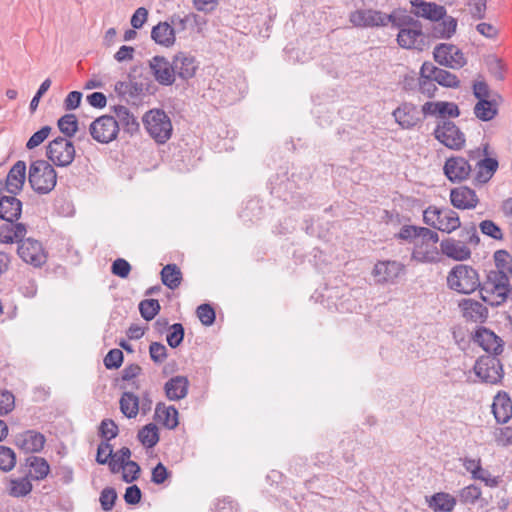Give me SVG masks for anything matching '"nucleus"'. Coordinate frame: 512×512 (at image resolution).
Returning a JSON list of instances; mask_svg holds the SVG:
<instances>
[{"label":"nucleus","mask_w":512,"mask_h":512,"mask_svg":"<svg viewBox=\"0 0 512 512\" xmlns=\"http://www.w3.org/2000/svg\"><path fill=\"white\" fill-rule=\"evenodd\" d=\"M391 23L392 27L404 29L412 25L419 26V20L413 18L407 13L406 9L397 8L394 9L390 14H387V24Z\"/></svg>","instance_id":"nucleus-38"},{"label":"nucleus","mask_w":512,"mask_h":512,"mask_svg":"<svg viewBox=\"0 0 512 512\" xmlns=\"http://www.w3.org/2000/svg\"><path fill=\"white\" fill-rule=\"evenodd\" d=\"M459 307L463 317L473 322H485L488 317V309L479 301L473 299H462Z\"/></svg>","instance_id":"nucleus-27"},{"label":"nucleus","mask_w":512,"mask_h":512,"mask_svg":"<svg viewBox=\"0 0 512 512\" xmlns=\"http://www.w3.org/2000/svg\"><path fill=\"white\" fill-rule=\"evenodd\" d=\"M117 500V492L113 487H106L101 491L100 504L104 511H111Z\"/></svg>","instance_id":"nucleus-58"},{"label":"nucleus","mask_w":512,"mask_h":512,"mask_svg":"<svg viewBox=\"0 0 512 512\" xmlns=\"http://www.w3.org/2000/svg\"><path fill=\"white\" fill-rule=\"evenodd\" d=\"M160 310V303L156 299H144L139 303L140 314L146 321L154 319Z\"/></svg>","instance_id":"nucleus-49"},{"label":"nucleus","mask_w":512,"mask_h":512,"mask_svg":"<svg viewBox=\"0 0 512 512\" xmlns=\"http://www.w3.org/2000/svg\"><path fill=\"white\" fill-rule=\"evenodd\" d=\"M474 372L486 383L496 384L503 378V367L497 356H480L474 365Z\"/></svg>","instance_id":"nucleus-9"},{"label":"nucleus","mask_w":512,"mask_h":512,"mask_svg":"<svg viewBox=\"0 0 512 512\" xmlns=\"http://www.w3.org/2000/svg\"><path fill=\"white\" fill-rule=\"evenodd\" d=\"M423 222L441 232L452 233L461 227L460 217L450 208H439L435 205L428 206L423 211Z\"/></svg>","instance_id":"nucleus-4"},{"label":"nucleus","mask_w":512,"mask_h":512,"mask_svg":"<svg viewBox=\"0 0 512 512\" xmlns=\"http://www.w3.org/2000/svg\"><path fill=\"white\" fill-rule=\"evenodd\" d=\"M143 124L148 134L159 144L166 143L172 134L169 116L161 109H153L143 116Z\"/></svg>","instance_id":"nucleus-5"},{"label":"nucleus","mask_w":512,"mask_h":512,"mask_svg":"<svg viewBox=\"0 0 512 512\" xmlns=\"http://www.w3.org/2000/svg\"><path fill=\"white\" fill-rule=\"evenodd\" d=\"M137 438L145 447H154L159 442L158 427L154 423L145 425L138 431Z\"/></svg>","instance_id":"nucleus-43"},{"label":"nucleus","mask_w":512,"mask_h":512,"mask_svg":"<svg viewBox=\"0 0 512 512\" xmlns=\"http://www.w3.org/2000/svg\"><path fill=\"white\" fill-rule=\"evenodd\" d=\"M197 317L199 318L200 322L205 326H211L216 319V313L214 308L208 304L204 303L197 307L196 310Z\"/></svg>","instance_id":"nucleus-55"},{"label":"nucleus","mask_w":512,"mask_h":512,"mask_svg":"<svg viewBox=\"0 0 512 512\" xmlns=\"http://www.w3.org/2000/svg\"><path fill=\"white\" fill-rule=\"evenodd\" d=\"M495 271L512 272V256L506 250H497L494 253Z\"/></svg>","instance_id":"nucleus-52"},{"label":"nucleus","mask_w":512,"mask_h":512,"mask_svg":"<svg viewBox=\"0 0 512 512\" xmlns=\"http://www.w3.org/2000/svg\"><path fill=\"white\" fill-rule=\"evenodd\" d=\"M22 213V202L16 198V195L0 197V219L6 222L17 221Z\"/></svg>","instance_id":"nucleus-25"},{"label":"nucleus","mask_w":512,"mask_h":512,"mask_svg":"<svg viewBox=\"0 0 512 512\" xmlns=\"http://www.w3.org/2000/svg\"><path fill=\"white\" fill-rule=\"evenodd\" d=\"M103 362L107 369H118L123 363V352L117 348L111 349Z\"/></svg>","instance_id":"nucleus-62"},{"label":"nucleus","mask_w":512,"mask_h":512,"mask_svg":"<svg viewBox=\"0 0 512 512\" xmlns=\"http://www.w3.org/2000/svg\"><path fill=\"white\" fill-rule=\"evenodd\" d=\"M427 505L434 512H452L457 504V499L447 492L434 493L426 497Z\"/></svg>","instance_id":"nucleus-33"},{"label":"nucleus","mask_w":512,"mask_h":512,"mask_svg":"<svg viewBox=\"0 0 512 512\" xmlns=\"http://www.w3.org/2000/svg\"><path fill=\"white\" fill-rule=\"evenodd\" d=\"M119 432L117 424L112 419H104L99 426V434L103 441L98 445L96 462L105 465L108 458L113 456V446L109 443L110 440L117 437Z\"/></svg>","instance_id":"nucleus-10"},{"label":"nucleus","mask_w":512,"mask_h":512,"mask_svg":"<svg viewBox=\"0 0 512 512\" xmlns=\"http://www.w3.org/2000/svg\"><path fill=\"white\" fill-rule=\"evenodd\" d=\"M430 35L436 39H449L456 32L457 20L452 16H445L439 21H433Z\"/></svg>","instance_id":"nucleus-35"},{"label":"nucleus","mask_w":512,"mask_h":512,"mask_svg":"<svg viewBox=\"0 0 512 512\" xmlns=\"http://www.w3.org/2000/svg\"><path fill=\"white\" fill-rule=\"evenodd\" d=\"M481 299L488 305L500 306L512 299V286L503 271H489L479 287Z\"/></svg>","instance_id":"nucleus-1"},{"label":"nucleus","mask_w":512,"mask_h":512,"mask_svg":"<svg viewBox=\"0 0 512 512\" xmlns=\"http://www.w3.org/2000/svg\"><path fill=\"white\" fill-rule=\"evenodd\" d=\"M114 89L119 96L129 95L130 97L135 98L143 92V84L132 81H118L115 84Z\"/></svg>","instance_id":"nucleus-47"},{"label":"nucleus","mask_w":512,"mask_h":512,"mask_svg":"<svg viewBox=\"0 0 512 512\" xmlns=\"http://www.w3.org/2000/svg\"><path fill=\"white\" fill-rule=\"evenodd\" d=\"M116 118L118 119L119 126L122 125L123 129L133 134L139 130V122L137 118L130 112V110L123 105H115L111 108Z\"/></svg>","instance_id":"nucleus-36"},{"label":"nucleus","mask_w":512,"mask_h":512,"mask_svg":"<svg viewBox=\"0 0 512 512\" xmlns=\"http://www.w3.org/2000/svg\"><path fill=\"white\" fill-rule=\"evenodd\" d=\"M444 174L453 183H459L469 178L472 167L469 160L461 156H452L445 161Z\"/></svg>","instance_id":"nucleus-15"},{"label":"nucleus","mask_w":512,"mask_h":512,"mask_svg":"<svg viewBox=\"0 0 512 512\" xmlns=\"http://www.w3.org/2000/svg\"><path fill=\"white\" fill-rule=\"evenodd\" d=\"M433 135L436 140L451 150L458 151L465 146V134L449 119L437 120Z\"/></svg>","instance_id":"nucleus-6"},{"label":"nucleus","mask_w":512,"mask_h":512,"mask_svg":"<svg viewBox=\"0 0 512 512\" xmlns=\"http://www.w3.org/2000/svg\"><path fill=\"white\" fill-rule=\"evenodd\" d=\"M120 410L127 418H135L139 412L140 399L131 391L123 392L120 398Z\"/></svg>","instance_id":"nucleus-42"},{"label":"nucleus","mask_w":512,"mask_h":512,"mask_svg":"<svg viewBox=\"0 0 512 512\" xmlns=\"http://www.w3.org/2000/svg\"><path fill=\"white\" fill-rule=\"evenodd\" d=\"M28 182L37 194H48L57 184V173L48 161L38 159L29 166Z\"/></svg>","instance_id":"nucleus-3"},{"label":"nucleus","mask_w":512,"mask_h":512,"mask_svg":"<svg viewBox=\"0 0 512 512\" xmlns=\"http://www.w3.org/2000/svg\"><path fill=\"white\" fill-rule=\"evenodd\" d=\"M497 106L495 97L489 100L478 101L474 106V114L481 121H490L498 114Z\"/></svg>","instance_id":"nucleus-39"},{"label":"nucleus","mask_w":512,"mask_h":512,"mask_svg":"<svg viewBox=\"0 0 512 512\" xmlns=\"http://www.w3.org/2000/svg\"><path fill=\"white\" fill-rule=\"evenodd\" d=\"M32 484L27 477L11 479L7 487L8 493L12 497H24L32 491Z\"/></svg>","instance_id":"nucleus-45"},{"label":"nucleus","mask_w":512,"mask_h":512,"mask_svg":"<svg viewBox=\"0 0 512 512\" xmlns=\"http://www.w3.org/2000/svg\"><path fill=\"white\" fill-rule=\"evenodd\" d=\"M149 354L154 363L161 364L167 358V348L160 342H152L149 346Z\"/></svg>","instance_id":"nucleus-63"},{"label":"nucleus","mask_w":512,"mask_h":512,"mask_svg":"<svg viewBox=\"0 0 512 512\" xmlns=\"http://www.w3.org/2000/svg\"><path fill=\"white\" fill-rule=\"evenodd\" d=\"M27 233V227L23 223L6 222L0 226V243L12 244L14 242L20 244Z\"/></svg>","instance_id":"nucleus-29"},{"label":"nucleus","mask_w":512,"mask_h":512,"mask_svg":"<svg viewBox=\"0 0 512 512\" xmlns=\"http://www.w3.org/2000/svg\"><path fill=\"white\" fill-rule=\"evenodd\" d=\"M15 445L25 453H38L44 448L45 436L35 430H26L15 437Z\"/></svg>","instance_id":"nucleus-18"},{"label":"nucleus","mask_w":512,"mask_h":512,"mask_svg":"<svg viewBox=\"0 0 512 512\" xmlns=\"http://www.w3.org/2000/svg\"><path fill=\"white\" fill-rule=\"evenodd\" d=\"M441 252L455 261H464L471 257V249L454 237H448L440 242Z\"/></svg>","instance_id":"nucleus-22"},{"label":"nucleus","mask_w":512,"mask_h":512,"mask_svg":"<svg viewBox=\"0 0 512 512\" xmlns=\"http://www.w3.org/2000/svg\"><path fill=\"white\" fill-rule=\"evenodd\" d=\"M492 412L497 423L505 424L512 418V400L506 392H499L492 404Z\"/></svg>","instance_id":"nucleus-26"},{"label":"nucleus","mask_w":512,"mask_h":512,"mask_svg":"<svg viewBox=\"0 0 512 512\" xmlns=\"http://www.w3.org/2000/svg\"><path fill=\"white\" fill-rule=\"evenodd\" d=\"M52 128L48 125L43 126L38 131H36L27 141L26 148L28 150H32L39 145H41L51 133Z\"/></svg>","instance_id":"nucleus-59"},{"label":"nucleus","mask_w":512,"mask_h":512,"mask_svg":"<svg viewBox=\"0 0 512 512\" xmlns=\"http://www.w3.org/2000/svg\"><path fill=\"white\" fill-rule=\"evenodd\" d=\"M198 15L190 13L185 16L173 15L171 17V25L176 32H182L187 29L188 26H192V21H197Z\"/></svg>","instance_id":"nucleus-56"},{"label":"nucleus","mask_w":512,"mask_h":512,"mask_svg":"<svg viewBox=\"0 0 512 512\" xmlns=\"http://www.w3.org/2000/svg\"><path fill=\"white\" fill-rule=\"evenodd\" d=\"M162 283L171 290L178 288L182 281V272L176 264L165 265L161 272Z\"/></svg>","instance_id":"nucleus-40"},{"label":"nucleus","mask_w":512,"mask_h":512,"mask_svg":"<svg viewBox=\"0 0 512 512\" xmlns=\"http://www.w3.org/2000/svg\"><path fill=\"white\" fill-rule=\"evenodd\" d=\"M481 488L470 484L459 491V501L464 505H474L481 499Z\"/></svg>","instance_id":"nucleus-48"},{"label":"nucleus","mask_w":512,"mask_h":512,"mask_svg":"<svg viewBox=\"0 0 512 512\" xmlns=\"http://www.w3.org/2000/svg\"><path fill=\"white\" fill-rule=\"evenodd\" d=\"M154 418L167 429H175L179 424L178 410L174 406H165L164 403L156 405Z\"/></svg>","instance_id":"nucleus-34"},{"label":"nucleus","mask_w":512,"mask_h":512,"mask_svg":"<svg viewBox=\"0 0 512 512\" xmlns=\"http://www.w3.org/2000/svg\"><path fill=\"white\" fill-rule=\"evenodd\" d=\"M16 465L15 452L6 446L0 445V469L8 472L11 471Z\"/></svg>","instance_id":"nucleus-53"},{"label":"nucleus","mask_w":512,"mask_h":512,"mask_svg":"<svg viewBox=\"0 0 512 512\" xmlns=\"http://www.w3.org/2000/svg\"><path fill=\"white\" fill-rule=\"evenodd\" d=\"M111 271L118 277L126 278L131 271V265L127 260L118 258L112 263Z\"/></svg>","instance_id":"nucleus-64"},{"label":"nucleus","mask_w":512,"mask_h":512,"mask_svg":"<svg viewBox=\"0 0 512 512\" xmlns=\"http://www.w3.org/2000/svg\"><path fill=\"white\" fill-rule=\"evenodd\" d=\"M131 450L128 447H122L116 453L113 452V458L119 462L120 466H128L133 468V475L130 476L129 473L123 472L122 479L126 483H132L139 478V474L141 472V468L139 464L133 460H130Z\"/></svg>","instance_id":"nucleus-32"},{"label":"nucleus","mask_w":512,"mask_h":512,"mask_svg":"<svg viewBox=\"0 0 512 512\" xmlns=\"http://www.w3.org/2000/svg\"><path fill=\"white\" fill-rule=\"evenodd\" d=\"M151 38L159 45L170 47L175 42V29L168 22H160L152 28Z\"/></svg>","instance_id":"nucleus-37"},{"label":"nucleus","mask_w":512,"mask_h":512,"mask_svg":"<svg viewBox=\"0 0 512 512\" xmlns=\"http://www.w3.org/2000/svg\"><path fill=\"white\" fill-rule=\"evenodd\" d=\"M26 180V163L18 160L9 170L6 182L10 186L11 194L17 195L23 188Z\"/></svg>","instance_id":"nucleus-31"},{"label":"nucleus","mask_w":512,"mask_h":512,"mask_svg":"<svg viewBox=\"0 0 512 512\" xmlns=\"http://www.w3.org/2000/svg\"><path fill=\"white\" fill-rule=\"evenodd\" d=\"M402 266L396 261H379L375 264L372 274L378 283L393 282L400 274Z\"/></svg>","instance_id":"nucleus-24"},{"label":"nucleus","mask_w":512,"mask_h":512,"mask_svg":"<svg viewBox=\"0 0 512 512\" xmlns=\"http://www.w3.org/2000/svg\"><path fill=\"white\" fill-rule=\"evenodd\" d=\"M453 49V44H438L433 51L434 60L441 66L449 67V56L452 53Z\"/></svg>","instance_id":"nucleus-51"},{"label":"nucleus","mask_w":512,"mask_h":512,"mask_svg":"<svg viewBox=\"0 0 512 512\" xmlns=\"http://www.w3.org/2000/svg\"><path fill=\"white\" fill-rule=\"evenodd\" d=\"M397 43L404 49H416L422 51L427 45L426 36L422 32V24L419 26L412 25L410 27L400 29L397 34Z\"/></svg>","instance_id":"nucleus-12"},{"label":"nucleus","mask_w":512,"mask_h":512,"mask_svg":"<svg viewBox=\"0 0 512 512\" xmlns=\"http://www.w3.org/2000/svg\"><path fill=\"white\" fill-rule=\"evenodd\" d=\"M189 381L185 376H174L164 385L166 397L171 401L183 399L188 394Z\"/></svg>","instance_id":"nucleus-30"},{"label":"nucleus","mask_w":512,"mask_h":512,"mask_svg":"<svg viewBox=\"0 0 512 512\" xmlns=\"http://www.w3.org/2000/svg\"><path fill=\"white\" fill-rule=\"evenodd\" d=\"M479 228L481 232L486 236H489L495 240L503 239V233L501 228L492 220H483L479 224Z\"/></svg>","instance_id":"nucleus-60"},{"label":"nucleus","mask_w":512,"mask_h":512,"mask_svg":"<svg viewBox=\"0 0 512 512\" xmlns=\"http://www.w3.org/2000/svg\"><path fill=\"white\" fill-rule=\"evenodd\" d=\"M451 204L461 210L475 208L479 203L476 192L468 186H459L450 191Z\"/></svg>","instance_id":"nucleus-20"},{"label":"nucleus","mask_w":512,"mask_h":512,"mask_svg":"<svg viewBox=\"0 0 512 512\" xmlns=\"http://www.w3.org/2000/svg\"><path fill=\"white\" fill-rule=\"evenodd\" d=\"M395 121L403 129H412L423 121L422 109L419 111L413 103L404 102L393 111Z\"/></svg>","instance_id":"nucleus-16"},{"label":"nucleus","mask_w":512,"mask_h":512,"mask_svg":"<svg viewBox=\"0 0 512 512\" xmlns=\"http://www.w3.org/2000/svg\"><path fill=\"white\" fill-rule=\"evenodd\" d=\"M17 254L25 263L36 268L42 267L47 261V253L42 243L33 238H23L18 245Z\"/></svg>","instance_id":"nucleus-11"},{"label":"nucleus","mask_w":512,"mask_h":512,"mask_svg":"<svg viewBox=\"0 0 512 512\" xmlns=\"http://www.w3.org/2000/svg\"><path fill=\"white\" fill-rule=\"evenodd\" d=\"M423 116H436L438 120L448 119V117L456 118L460 115L457 104L453 102L438 101L426 102L422 106Z\"/></svg>","instance_id":"nucleus-21"},{"label":"nucleus","mask_w":512,"mask_h":512,"mask_svg":"<svg viewBox=\"0 0 512 512\" xmlns=\"http://www.w3.org/2000/svg\"><path fill=\"white\" fill-rule=\"evenodd\" d=\"M185 330L181 323H174L170 326V331L167 334L166 340L171 348H177L184 339Z\"/></svg>","instance_id":"nucleus-54"},{"label":"nucleus","mask_w":512,"mask_h":512,"mask_svg":"<svg viewBox=\"0 0 512 512\" xmlns=\"http://www.w3.org/2000/svg\"><path fill=\"white\" fill-rule=\"evenodd\" d=\"M474 340L489 353V355L498 356L503 352V340L488 328H478L475 332Z\"/></svg>","instance_id":"nucleus-17"},{"label":"nucleus","mask_w":512,"mask_h":512,"mask_svg":"<svg viewBox=\"0 0 512 512\" xmlns=\"http://www.w3.org/2000/svg\"><path fill=\"white\" fill-rule=\"evenodd\" d=\"M349 20L356 27H384L387 14L374 9H359L350 14Z\"/></svg>","instance_id":"nucleus-13"},{"label":"nucleus","mask_w":512,"mask_h":512,"mask_svg":"<svg viewBox=\"0 0 512 512\" xmlns=\"http://www.w3.org/2000/svg\"><path fill=\"white\" fill-rule=\"evenodd\" d=\"M57 126L63 134L62 137H66L71 140L78 131L77 117L74 114H65L58 119Z\"/></svg>","instance_id":"nucleus-44"},{"label":"nucleus","mask_w":512,"mask_h":512,"mask_svg":"<svg viewBox=\"0 0 512 512\" xmlns=\"http://www.w3.org/2000/svg\"><path fill=\"white\" fill-rule=\"evenodd\" d=\"M437 254V248L435 246L429 249L424 244H416L412 252V259L420 263H432L436 261Z\"/></svg>","instance_id":"nucleus-46"},{"label":"nucleus","mask_w":512,"mask_h":512,"mask_svg":"<svg viewBox=\"0 0 512 512\" xmlns=\"http://www.w3.org/2000/svg\"><path fill=\"white\" fill-rule=\"evenodd\" d=\"M76 156L73 142L66 137L58 136L46 147V157L57 167H68Z\"/></svg>","instance_id":"nucleus-7"},{"label":"nucleus","mask_w":512,"mask_h":512,"mask_svg":"<svg viewBox=\"0 0 512 512\" xmlns=\"http://www.w3.org/2000/svg\"><path fill=\"white\" fill-rule=\"evenodd\" d=\"M468 7L473 19L481 20L486 17L487 0H469Z\"/></svg>","instance_id":"nucleus-61"},{"label":"nucleus","mask_w":512,"mask_h":512,"mask_svg":"<svg viewBox=\"0 0 512 512\" xmlns=\"http://www.w3.org/2000/svg\"><path fill=\"white\" fill-rule=\"evenodd\" d=\"M173 65L176 76L183 80L194 77L198 68L195 57L184 52H179L173 57Z\"/></svg>","instance_id":"nucleus-23"},{"label":"nucleus","mask_w":512,"mask_h":512,"mask_svg":"<svg viewBox=\"0 0 512 512\" xmlns=\"http://www.w3.org/2000/svg\"><path fill=\"white\" fill-rule=\"evenodd\" d=\"M26 466L30 468V476L35 480H42L50 472V466L46 459L38 456H29L26 459Z\"/></svg>","instance_id":"nucleus-41"},{"label":"nucleus","mask_w":512,"mask_h":512,"mask_svg":"<svg viewBox=\"0 0 512 512\" xmlns=\"http://www.w3.org/2000/svg\"><path fill=\"white\" fill-rule=\"evenodd\" d=\"M149 66L155 80L163 86H171L175 82L176 74L173 61H168L163 56H154Z\"/></svg>","instance_id":"nucleus-14"},{"label":"nucleus","mask_w":512,"mask_h":512,"mask_svg":"<svg viewBox=\"0 0 512 512\" xmlns=\"http://www.w3.org/2000/svg\"><path fill=\"white\" fill-rule=\"evenodd\" d=\"M447 287L459 294L470 295L479 290L481 280L478 271L467 264H457L446 277Z\"/></svg>","instance_id":"nucleus-2"},{"label":"nucleus","mask_w":512,"mask_h":512,"mask_svg":"<svg viewBox=\"0 0 512 512\" xmlns=\"http://www.w3.org/2000/svg\"><path fill=\"white\" fill-rule=\"evenodd\" d=\"M435 81L439 85L447 88H458L460 86V80L455 74L441 68L438 71Z\"/></svg>","instance_id":"nucleus-57"},{"label":"nucleus","mask_w":512,"mask_h":512,"mask_svg":"<svg viewBox=\"0 0 512 512\" xmlns=\"http://www.w3.org/2000/svg\"><path fill=\"white\" fill-rule=\"evenodd\" d=\"M461 230L459 232L458 241H463V244L469 246V244L473 246H477L480 242V238L477 232L476 225L474 223H470L469 225H465L460 227Z\"/></svg>","instance_id":"nucleus-50"},{"label":"nucleus","mask_w":512,"mask_h":512,"mask_svg":"<svg viewBox=\"0 0 512 512\" xmlns=\"http://www.w3.org/2000/svg\"><path fill=\"white\" fill-rule=\"evenodd\" d=\"M89 133L98 143L108 144L117 138L119 123L112 115H102L90 124Z\"/></svg>","instance_id":"nucleus-8"},{"label":"nucleus","mask_w":512,"mask_h":512,"mask_svg":"<svg viewBox=\"0 0 512 512\" xmlns=\"http://www.w3.org/2000/svg\"><path fill=\"white\" fill-rule=\"evenodd\" d=\"M499 166L496 158L484 157L476 162V174L473 179L475 186L487 183L495 174Z\"/></svg>","instance_id":"nucleus-28"},{"label":"nucleus","mask_w":512,"mask_h":512,"mask_svg":"<svg viewBox=\"0 0 512 512\" xmlns=\"http://www.w3.org/2000/svg\"><path fill=\"white\" fill-rule=\"evenodd\" d=\"M411 13L416 17H422L430 21H439L446 16V8L434 2L424 0L411 1Z\"/></svg>","instance_id":"nucleus-19"}]
</instances>
